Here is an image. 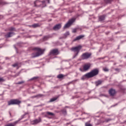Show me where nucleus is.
I'll return each mask as SVG.
<instances>
[{"mask_svg": "<svg viewBox=\"0 0 126 126\" xmlns=\"http://www.w3.org/2000/svg\"><path fill=\"white\" fill-rule=\"evenodd\" d=\"M33 51H36L37 52L36 53H32V58H37L38 57H40V56H42L46 51V49H42L39 47H34L32 48Z\"/></svg>", "mask_w": 126, "mask_h": 126, "instance_id": "f03ea898", "label": "nucleus"}, {"mask_svg": "<svg viewBox=\"0 0 126 126\" xmlns=\"http://www.w3.org/2000/svg\"><path fill=\"white\" fill-rule=\"evenodd\" d=\"M1 16H2V17H3L1 15H0V19H1V18H0V17H1Z\"/></svg>", "mask_w": 126, "mask_h": 126, "instance_id": "e433bc0d", "label": "nucleus"}, {"mask_svg": "<svg viewBox=\"0 0 126 126\" xmlns=\"http://www.w3.org/2000/svg\"><path fill=\"white\" fill-rule=\"evenodd\" d=\"M5 80H4L3 78L0 77V82H3Z\"/></svg>", "mask_w": 126, "mask_h": 126, "instance_id": "bb28decb", "label": "nucleus"}, {"mask_svg": "<svg viewBox=\"0 0 126 126\" xmlns=\"http://www.w3.org/2000/svg\"><path fill=\"white\" fill-rule=\"evenodd\" d=\"M33 28H37V27H40L39 24H34L32 26Z\"/></svg>", "mask_w": 126, "mask_h": 126, "instance_id": "aec40b11", "label": "nucleus"}, {"mask_svg": "<svg viewBox=\"0 0 126 126\" xmlns=\"http://www.w3.org/2000/svg\"><path fill=\"white\" fill-rule=\"evenodd\" d=\"M34 6L36 7H39L41 6V7H45L46 6V0H36L34 2Z\"/></svg>", "mask_w": 126, "mask_h": 126, "instance_id": "20e7f679", "label": "nucleus"}, {"mask_svg": "<svg viewBox=\"0 0 126 126\" xmlns=\"http://www.w3.org/2000/svg\"><path fill=\"white\" fill-rule=\"evenodd\" d=\"M62 28V25L61 24H58L57 25H56L53 28V29L55 31H57L58 30H60Z\"/></svg>", "mask_w": 126, "mask_h": 126, "instance_id": "9b49d317", "label": "nucleus"}, {"mask_svg": "<svg viewBox=\"0 0 126 126\" xmlns=\"http://www.w3.org/2000/svg\"><path fill=\"white\" fill-rule=\"evenodd\" d=\"M48 1V3H50V0H47Z\"/></svg>", "mask_w": 126, "mask_h": 126, "instance_id": "c9c22d12", "label": "nucleus"}, {"mask_svg": "<svg viewBox=\"0 0 126 126\" xmlns=\"http://www.w3.org/2000/svg\"><path fill=\"white\" fill-rule=\"evenodd\" d=\"M63 114L64 115H66V110L65 109H63L62 111Z\"/></svg>", "mask_w": 126, "mask_h": 126, "instance_id": "a878e982", "label": "nucleus"}, {"mask_svg": "<svg viewBox=\"0 0 126 126\" xmlns=\"http://www.w3.org/2000/svg\"><path fill=\"white\" fill-rule=\"evenodd\" d=\"M75 20H76V19L74 18L69 20L68 22L64 25V28L65 29V28H68V27H70V26H71V24H72V23L75 22Z\"/></svg>", "mask_w": 126, "mask_h": 126, "instance_id": "6e6552de", "label": "nucleus"}, {"mask_svg": "<svg viewBox=\"0 0 126 126\" xmlns=\"http://www.w3.org/2000/svg\"><path fill=\"white\" fill-rule=\"evenodd\" d=\"M48 116H51L54 117V116H55V114L48 111L46 112L45 117H48Z\"/></svg>", "mask_w": 126, "mask_h": 126, "instance_id": "dca6fc26", "label": "nucleus"}, {"mask_svg": "<svg viewBox=\"0 0 126 126\" xmlns=\"http://www.w3.org/2000/svg\"><path fill=\"white\" fill-rule=\"evenodd\" d=\"M0 69H1V67H0Z\"/></svg>", "mask_w": 126, "mask_h": 126, "instance_id": "58836bf2", "label": "nucleus"}, {"mask_svg": "<svg viewBox=\"0 0 126 126\" xmlns=\"http://www.w3.org/2000/svg\"><path fill=\"white\" fill-rule=\"evenodd\" d=\"M33 125H37V124H39V123H41V119H35L32 121Z\"/></svg>", "mask_w": 126, "mask_h": 126, "instance_id": "2eb2a0df", "label": "nucleus"}, {"mask_svg": "<svg viewBox=\"0 0 126 126\" xmlns=\"http://www.w3.org/2000/svg\"><path fill=\"white\" fill-rule=\"evenodd\" d=\"M60 96L58 95L57 96L53 97L52 98H51L50 100V102H54V101H56L58 98H59Z\"/></svg>", "mask_w": 126, "mask_h": 126, "instance_id": "a211bd4d", "label": "nucleus"}, {"mask_svg": "<svg viewBox=\"0 0 126 126\" xmlns=\"http://www.w3.org/2000/svg\"><path fill=\"white\" fill-rule=\"evenodd\" d=\"M60 55V51L58 49H52L49 53V56H58Z\"/></svg>", "mask_w": 126, "mask_h": 126, "instance_id": "1a4fd4ad", "label": "nucleus"}, {"mask_svg": "<svg viewBox=\"0 0 126 126\" xmlns=\"http://www.w3.org/2000/svg\"><path fill=\"white\" fill-rule=\"evenodd\" d=\"M68 35H69V32H66L65 33H64V36L65 37H66V36H68Z\"/></svg>", "mask_w": 126, "mask_h": 126, "instance_id": "cd10ccee", "label": "nucleus"}, {"mask_svg": "<svg viewBox=\"0 0 126 126\" xmlns=\"http://www.w3.org/2000/svg\"><path fill=\"white\" fill-rule=\"evenodd\" d=\"M110 121H112V119H105V122L106 123H108V122H110Z\"/></svg>", "mask_w": 126, "mask_h": 126, "instance_id": "c756f323", "label": "nucleus"}, {"mask_svg": "<svg viewBox=\"0 0 126 126\" xmlns=\"http://www.w3.org/2000/svg\"><path fill=\"white\" fill-rule=\"evenodd\" d=\"M85 126H92V125H91V124H90L88 123H87L85 124Z\"/></svg>", "mask_w": 126, "mask_h": 126, "instance_id": "7c9ffc66", "label": "nucleus"}, {"mask_svg": "<svg viewBox=\"0 0 126 126\" xmlns=\"http://www.w3.org/2000/svg\"><path fill=\"white\" fill-rule=\"evenodd\" d=\"M99 74V69L95 68L92 70L90 72L86 73L81 77L82 80H85L86 78H92Z\"/></svg>", "mask_w": 126, "mask_h": 126, "instance_id": "f257e3e1", "label": "nucleus"}, {"mask_svg": "<svg viewBox=\"0 0 126 126\" xmlns=\"http://www.w3.org/2000/svg\"><path fill=\"white\" fill-rule=\"evenodd\" d=\"M12 66H13V67H16V66H18V63H15L12 65Z\"/></svg>", "mask_w": 126, "mask_h": 126, "instance_id": "b1692460", "label": "nucleus"}, {"mask_svg": "<svg viewBox=\"0 0 126 126\" xmlns=\"http://www.w3.org/2000/svg\"><path fill=\"white\" fill-rule=\"evenodd\" d=\"M9 115H10V117H11V113L9 112Z\"/></svg>", "mask_w": 126, "mask_h": 126, "instance_id": "4c0bfd02", "label": "nucleus"}, {"mask_svg": "<svg viewBox=\"0 0 126 126\" xmlns=\"http://www.w3.org/2000/svg\"><path fill=\"white\" fill-rule=\"evenodd\" d=\"M23 83H24V81L19 82L17 84H22Z\"/></svg>", "mask_w": 126, "mask_h": 126, "instance_id": "473e14b6", "label": "nucleus"}, {"mask_svg": "<svg viewBox=\"0 0 126 126\" xmlns=\"http://www.w3.org/2000/svg\"><path fill=\"white\" fill-rule=\"evenodd\" d=\"M37 78H38V77H34L32 78V79H37Z\"/></svg>", "mask_w": 126, "mask_h": 126, "instance_id": "72a5a7b5", "label": "nucleus"}, {"mask_svg": "<svg viewBox=\"0 0 126 126\" xmlns=\"http://www.w3.org/2000/svg\"><path fill=\"white\" fill-rule=\"evenodd\" d=\"M90 67H91V63H87L83 66V68H80L79 70L82 72H84L85 71H87L90 69Z\"/></svg>", "mask_w": 126, "mask_h": 126, "instance_id": "39448f33", "label": "nucleus"}, {"mask_svg": "<svg viewBox=\"0 0 126 126\" xmlns=\"http://www.w3.org/2000/svg\"><path fill=\"white\" fill-rule=\"evenodd\" d=\"M105 17H106V15H105L99 16L98 17L99 21H104V20H105Z\"/></svg>", "mask_w": 126, "mask_h": 126, "instance_id": "4468645a", "label": "nucleus"}, {"mask_svg": "<svg viewBox=\"0 0 126 126\" xmlns=\"http://www.w3.org/2000/svg\"><path fill=\"white\" fill-rule=\"evenodd\" d=\"M9 31H15V29L13 27L9 29Z\"/></svg>", "mask_w": 126, "mask_h": 126, "instance_id": "393cba45", "label": "nucleus"}, {"mask_svg": "<svg viewBox=\"0 0 126 126\" xmlns=\"http://www.w3.org/2000/svg\"><path fill=\"white\" fill-rule=\"evenodd\" d=\"M14 35V32H7L6 34L5 35V38H10V37H12Z\"/></svg>", "mask_w": 126, "mask_h": 126, "instance_id": "f8f14e48", "label": "nucleus"}, {"mask_svg": "<svg viewBox=\"0 0 126 126\" xmlns=\"http://www.w3.org/2000/svg\"><path fill=\"white\" fill-rule=\"evenodd\" d=\"M64 76H66V75H64L63 74H60L59 75H58L57 76V78H59V79H61L62 78H63V77H64Z\"/></svg>", "mask_w": 126, "mask_h": 126, "instance_id": "6ab92c4d", "label": "nucleus"}, {"mask_svg": "<svg viewBox=\"0 0 126 126\" xmlns=\"http://www.w3.org/2000/svg\"><path fill=\"white\" fill-rule=\"evenodd\" d=\"M104 1L105 3H111V2L113 1V0H102Z\"/></svg>", "mask_w": 126, "mask_h": 126, "instance_id": "412c9836", "label": "nucleus"}, {"mask_svg": "<svg viewBox=\"0 0 126 126\" xmlns=\"http://www.w3.org/2000/svg\"><path fill=\"white\" fill-rule=\"evenodd\" d=\"M103 70H104V71H109V69L105 67V68H103Z\"/></svg>", "mask_w": 126, "mask_h": 126, "instance_id": "2f4dec72", "label": "nucleus"}, {"mask_svg": "<svg viewBox=\"0 0 126 126\" xmlns=\"http://www.w3.org/2000/svg\"><path fill=\"white\" fill-rule=\"evenodd\" d=\"M108 93H109L110 96L114 97V96H115V95H116V94H117V91H116V90H115L113 88H111V89H109V90L108 91Z\"/></svg>", "mask_w": 126, "mask_h": 126, "instance_id": "9d476101", "label": "nucleus"}, {"mask_svg": "<svg viewBox=\"0 0 126 126\" xmlns=\"http://www.w3.org/2000/svg\"><path fill=\"white\" fill-rule=\"evenodd\" d=\"M81 49H82V46L81 45H78L77 46L72 47L71 49V51L75 53L73 57V59L76 58V57L78 56V54H79Z\"/></svg>", "mask_w": 126, "mask_h": 126, "instance_id": "7ed1b4c3", "label": "nucleus"}, {"mask_svg": "<svg viewBox=\"0 0 126 126\" xmlns=\"http://www.w3.org/2000/svg\"><path fill=\"white\" fill-rule=\"evenodd\" d=\"M32 98H37V95L32 96Z\"/></svg>", "mask_w": 126, "mask_h": 126, "instance_id": "f704fd0d", "label": "nucleus"}, {"mask_svg": "<svg viewBox=\"0 0 126 126\" xmlns=\"http://www.w3.org/2000/svg\"><path fill=\"white\" fill-rule=\"evenodd\" d=\"M21 104V101L17 99H11L8 101V106L11 105H20Z\"/></svg>", "mask_w": 126, "mask_h": 126, "instance_id": "423d86ee", "label": "nucleus"}, {"mask_svg": "<svg viewBox=\"0 0 126 126\" xmlns=\"http://www.w3.org/2000/svg\"><path fill=\"white\" fill-rule=\"evenodd\" d=\"M0 4H1V5H4V4H7V3L5 1H0Z\"/></svg>", "mask_w": 126, "mask_h": 126, "instance_id": "4be33fe9", "label": "nucleus"}, {"mask_svg": "<svg viewBox=\"0 0 126 126\" xmlns=\"http://www.w3.org/2000/svg\"><path fill=\"white\" fill-rule=\"evenodd\" d=\"M91 56H92V54L91 53H84L81 55V60H88V59H90V58L91 57Z\"/></svg>", "mask_w": 126, "mask_h": 126, "instance_id": "0eeeda50", "label": "nucleus"}, {"mask_svg": "<svg viewBox=\"0 0 126 126\" xmlns=\"http://www.w3.org/2000/svg\"><path fill=\"white\" fill-rule=\"evenodd\" d=\"M77 31V30L76 29H74L73 30H72V32L73 33H76Z\"/></svg>", "mask_w": 126, "mask_h": 126, "instance_id": "c85d7f7f", "label": "nucleus"}, {"mask_svg": "<svg viewBox=\"0 0 126 126\" xmlns=\"http://www.w3.org/2000/svg\"><path fill=\"white\" fill-rule=\"evenodd\" d=\"M102 82H103V81L98 80L95 82V84L96 86H99V85H101L102 84Z\"/></svg>", "mask_w": 126, "mask_h": 126, "instance_id": "f3484780", "label": "nucleus"}, {"mask_svg": "<svg viewBox=\"0 0 126 126\" xmlns=\"http://www.w3.org/2000/svg\"><path fill=\"white\" fill-rule=\"evenodd\" d=\"M43 96H44L43 94H38L36 95V98H41V97H43Z\"/></svg>", "mask_w": 126, "mask_h": 126, "instance_id": "5701e85b", "label": "nucleus"}, {"mask_svg": "<svg viewBox=\"0 0 126 126\" xmlns=\"http://www.w3.org/2000/svg\"><path fill=\"white\" fill-rule=\"evenodd\" d=\"M85 36L84 35H79L74 39L73 41L75 42V41H78V40H80L81 39H82V38H84Z\"/></svg>", "mask_w": 126, "mask_h": 126, "instance_id": "ddd939ff", "label": "nucleus"}]
</instances>
